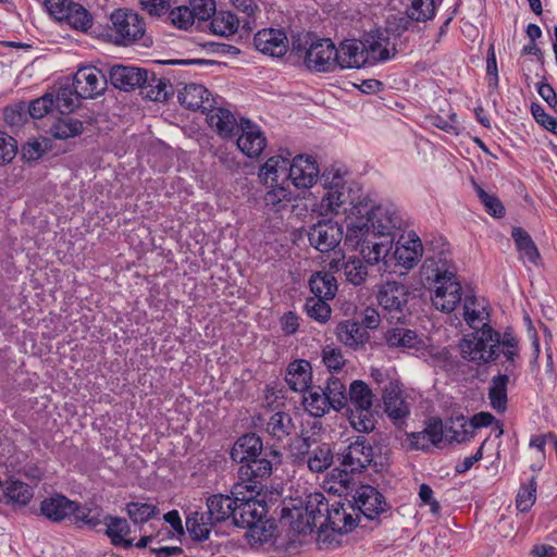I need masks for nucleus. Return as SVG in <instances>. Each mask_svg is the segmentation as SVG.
<instances>
[{"label":"nucleus","mask_w":557,"mask_h":557,"mask_svg":"<svg viewBox=\"0 0 557 557\" xmlns=\"http://www.w3.org/2000/svg\"><path fill=\"white\" fill-rule=\"evenodd\" d=\"M262 440L255 433L240 436L231 449V458L238 463H246L262 454Z\"/></svg>","instance_id":"obj_30"},{"label":"nucleus","mask_w":557,"mask_h":557,"mask_svg":"<svg viewBox=\"0 0 557 557\" xmlns=\"http://www.w3.org/2000/svg\"><path fill=\"white\" fill-rule=\"evenodd\" d=\"M253 44L260 52L276 58L284 55L288 48L286 34L275 28L259 30L255 35Z\"/></svg>","instance_id":"obj_23"},{"label":"nucleus","mask_w":557,"mask_h":557,"mask_svg":"<svg viewBox=\"0 0 557 557\" xmlns=\"http://www.w3.org/2000/svg\"><path fill=\"white\" fill-rule=\"evenodd\" d=\"M423 255V245L416 234L403 236L397 242L394 257L398 264L406 269H412L418 264Z\"/></svg>","instance_id":"obj_26"},{"label":"nucleus","mask_w":557,"mask_h":557,"mask_svg":"<svg viewBox=\"0 0 557 557\" xmlns=\"http://www.w3.org/2000/svg\"><path fill=\"white\" fill-rule=\"evenodd\" d=\"M238 505L235 497L231 494H214L207 499L208 520L219 523L232 518L234 520L235 506Z\"/></svg>","instance_id":"obj_32"},{"label":"nucleus","mask_w":557,"mask_h":557,"mask_svg":"<svg viewBox=\"0 0 557 557\" xmlns=\"http://www.w3.org/2000/svg\"><path fill=\"white\" fill-rule=\"evenodd\" d=\"M350 207L351 215L346 219L344 245L355 250L359 249L362 255V250H371V246L379 242V236L371 228L369 218L363 213V206L354 203Z\"/></svg>","instance_id":"obj_6"},{"label":"nucleus","mask_w":557,"mask_h":557,"mask_svg":"<svg viewBox=\"0 0 557 557\" xmlns=\"http://www.w3.org/2000/svg\"><path fill=\"white\" fill-rule=\"evenodd\" d=\"M111 32L114 42L128 46L141 39L146 32V23L138 13L131 10L117 9L110 15Z\"/></svg>","instance_id":"obj_8"},{"label":"nucleus","mask_w":557,"mask_h":557,"mask_svg":"<svg viewBox=\"0 0 557 557\" xmlns=\"http://www.w3.org/2000/svg\"><path fill=\"white\" fill-rule=\"evenodd\" d=\"M125 510L131 521L140 525L153 520L160 513L157 505L140 500L127 503Z\"/></svg>","instance_id":"obj_49"},{"label":"nucleus","mask_w":557,"mask_h":557,"mask_svg":"<svg viewBox=\"0 0 557 557\" xmlns=\"http://www.w3.org/2000/svg\"><path fill=\"white\" fill-rule=\"evenodd\" d=\"M324 366L330 370L337 372L342 370L346 360L343 356L341 348L333 345H326L321 352Z\"/></svg>","instance_id":"obj_61"},{"label":"nucleus","mask_w":557,"mask_h":557,"mask_svg":"<svg viewBox=\"0 0 557 557\" xmlns=\"http://www.w3.org/2000/svg\"><path fill=\"white\" fill-rule=\"evenodd\" d=\"M231 494L235 497L238 505L235 506L234 524L243 529H251L252 537L259 528L257 523L262 520L265 513L264 500H259L261 494L256 485L233 484Z\"/></svg>","instance_id":"obj_4"},{"label":"nucleus","mask_w":557,"mask_h":557,"mask_svg":"<svg viewBox=\"0 0 557 557\" xmlns=\"http://www.w3.org/2000/svg\"><path fill=\"white\" fill-rule=\"evenodd\" d=\"M344 275L349 283L358 286L366 282L368 269L359 258L352 257L346 261Z\"/></svg>","instance_id":"obj_58"},{"label":"nucleus","mask_w":557,"mask_h":557,"mask_svg":"<svg viewBox=\"0 0 557 557\" xmlns=\"http://www.w3.org/2000/svg\"><path fill=\"white\" fill-rule=\"evenodd\" d=\"M531 113L534 120L545 129L557 135V119L547 114L544 108L539 103L531 104Z\"/></svg>","instance_id":"obj_64"},{"label":"nucleus","mask_w":557,"mask_h":557,"mask_svg":"<svg viewBox=\"0 0 557 557\" xmlns=\"http://www.w3.org/2000/svg\"><path fill=\"white\" fill-rule=\"evenodd\" d=\"M346 172L339 168L330 166L323 171L320 182L325 194L319 203L322 215L347 213L349 207L355 203L351 188L345 180Z\"/></svg>","instance_id":"obj_3"},{"label":"nucleus","mask_w":557,"mask_h":557,"mask_svg":"<svg viewBox=\"0 0 557 557\" xmlns=\"http://www.w3.org/2000/svg\"><path fill=\"white\" fill-rule=\"evenodd\" d=\"M325 497L322 493L310 494L300 506H295L289 510L290 527L299 534H311L314 530L321 531V521H323V510L321 507Z\"/></svg>","instance_id":"obj_7"},{"label":"nucleus","mask_w":557,"mask_h":557,"mask_svg":"<svg viewBox=\"0 0 557 557\" xmlns=\"http://www.w3.org/2000/svg\"><path fill=\"white\" fill-rule=\"evenodd\" d=\"M409 294L408 287L403 283L387 281L379 287L376 300L385 317L401 321L409 312Z\"/></svg>","instance_id":"obj_10"},{"label":"nucleus","mask_w":557,"mask_h":557,"mask_svg":"<svg viewBox=\"0 0 557 557\" xmlns=\"http://www.w3.org/2000/svg\"><path fill=\"white\" fill-rule=\"evenodd\" d=\"M383 403L385 412L394 424L404 423L410 413V405L403 396V391L398 383L389 382L383 391Z\"/></svg>","instance_id":"obj_21"},{"label":"nucleus","mask_w":557,"mask_h":557,"mask_svg":"<svg viewBox=\"0 0 557 557\" xmlns=\"http://www.w3.org/2000/svg\"><path fill=\"white\" fill-rule=\"evenodd\" d=\"M264 432L275 443H284L296 433V424L288 412L277 411L268 419Z\"/></svg>","instance_id":"obj_27"},{"label":"nucleus","mask_w":557,"mask_h":557,"mask_svg":"<svg viewBox=\"0 0 557 557\" xmlns=\"http://www.w3.org/2000/svg\"><path fill=\"white\" fill-rule=\"evenodd\" d=\"M511 236L516 243L520 258L532 264H537L540 252L531 236L521 227H513Z\"/></svg>","instance_id":"obj_44"},{"label":"nucleus","mask_w":557,"mask_h":557,"mask_svg":"<svg viewBox=\"0 0 557 557\" xmlns=\"http://www.w3.org/2000/svg\"><path fill=\"white\" fill-rule=\"evenodd\" d=\"M336 69H360L368 64L363 40L347 39L336 48Z\"/></svg>","instance_id":"obj_19"},{"label":"nucleus","mask_w":557,"mask_h":557,"mask_svg":"<svg viewBox=\"0 0 557 557\" xmlns=\"http://www.w3.org/2000/svg\"><path fill=\"white\" fill-rule=\"evenodd\" d=\"M323 391L332 403V409L339 411L347 405L348 393L346 392V385L339 379L330 376Z\"/></svg>","instance_id":"obj_52"},{"label":"nucleus","mask_w":557,"mask_h":557,"mask_svg":"<svg viewBox=\"0 0 557 557\" xmlns=\"http://www.w3.org/2000/svg\"><path fill=\"white\" fill-rule=\"evenodd\" d=\"M363 213L369 218L371 228L379 236V242L371 246V250H362V258L369 264H376L385 260L392 251L395 232L400 228L401 219L393 207L383 205L370 210L363 206Z\"/></svg>","instance_id":"obj_2"},{"label":"nucleus","mask_w":557,"mask_h":557,"mask_svg":"<svg viewBox=\"0 0 557 557\" xmlns=\"http://www.w3.org/2000/svg\"><path fill=\"white\" fill-rule=\"evenodd\" d=\"M348 411L349 422L356 431L369 433L374 429L372 409H348Z\"/></svg>","instance_id":"obj_57"},{"label":"nucleus","mask_w":557,"mask_h":557,"mask_svg":"<svg viewBox=\"0 0 557 557\" xmlns=\"http://www.w3.org/2000/svg\"><path fill=\"white\" fill-rule=\"evenodd\" d=\"M62 21L81 32H87L94 22L91 14L82 4L76 2L67 8V12L62 17Z\"/></svg>","instance_id":"obj_50"},{"label":"nucleus","mask_w":557,"mask_h":557,"mask_svg":"<svg viewBox=\"0 0 557 557\" xmlns=\"http://www.w3.org/2000/svg\"><path fill=\"white\" fill-rule=\"evenodd\" d=\"M422 270L433 285L432 304L443 312H451L461 302L462 288L457 280V268L450 258L449 245L442 238L431 243Z\"/></svg>","instance_id":"obj_1"},{"label":"nucleus","mask_w":557,"mask_h":557,"mask_svg":"<svg viewBox=\"0 0 557 557\" xmlns=\"http://www.w3.org/2000/svg\"><path fill=\"white\" fill-rule=\"evenodd\" d=\"M491 348H495V360L498 359L500 354L504 355L508 362L505 369L506 373L512 374L516 361L520 356L519 339L511 332L507 331L500 335L496 344L491 345Z\"/></svg>","instance_id":"obj_38"},{"label":"nucleus","mask_w":557,"mask_h":557,"mask_svg":"<svg viewBox=\"0 0 557 557\" xmlns=\"http://www.w3.org/2000/svg\"><path fill=\"white\" fill-rule=\"evenodd\" d=\"M290 161L283 156H273L259 171V177L265 184H285L289 177Z\"/></svg>","instance_id":"obj_31"},{"label":"nucleus","mask_w":557,"mask_h":557,"mask_svg":"<svg viewBox=\"0 0 557 557\" xmlns=\"http://www.w3.org/2000/svg\"><path fill=\"white\" fill-rule=\"evenodd\" d=\"M213 525V521L208 520V515L202 511H193L186 518L187 531L196 541L207 540Z\"/></svg>","instance_id":"obj_46"},{"label":"nucleus","mask_w":557,"mask_h":557,"mask_svg":"<svg viewBox=\"0 0 557 557\" xmlns=\"http://www.w3.org/2000/svg\"><path fill=\"white\" fill-rule=\"evenodd\" d=\"M47 133L54 139H69L83 133V122L69 114L62 116H48Z\"/></svg>","instance_id":"obj_33"},{"label":"nucleus","mask_w":557,"mask_h":557,"mask_svg":"<svg viewBox=\"0 0 557 557\" xmlns=\"http://www.w3.org/2000/svg\"><path fill=\"white\" fill-rule=\"evenodd\" d=\"M210 92L199 84H188L178 92L181 104L189 110L207 112L212 106Z\"/></svg>","instance_id":"obj_34"},{"label":"nucleus","mask_w":557,"mask_h":557,"mask_svg":"<svg viewBox=\"0 0 557 557\" xmlns=\"http://www.w3.org/2000/svg\"><path fill=\"white\" fill-rule=\"evenodd\" d=\"M335 335L339 343L354 350L363 348L370 339L369 332L354 320L341 321L336 325Z\"/></svg>","instance_id":"obj_25"},{"label":"nucleus","mask_w":557,"mask_h":557,"mask_svg":"<svg viewBox=\"0 0 557 557\" xmlns=\"http://www.w3.org/2000/svg\"><path fill=\"white\" fill-rule=\"evenodd\" d=\"M107 76L96 66H82L73 77V88L78 97L92 99L107 89Z\"/></svg>","instance_id":"obj_13"},{"label":"nucleus","mask_w":557,"mask_h":557,"mask_svg":"<svg viewBox=\"0 0 557 557\" xmlns=\"http://www.w3.org/2000/svg\"><path fill=\"white\" fill-rule=\"evenodd\" d=\"M460 355L465 360L478 364L495 361V348H486L482 339L462 338L459 343Z\"/></svg>","instance_id":"obj_36"},{"label":"nucleus","mask_w":557,"mask_h":557,"mask_svg":"<svg viewBox=\"0 0 557 557\" xmlns=\"http://www.w3.org/2000/svg\"><path fill=\"white\" fill-rule=\"evenodd\" d=\"M270 188L264 195V203L267 207L278 211L285 203L292 200V193L284 184H267Z\"/></svg>","instance_id":"obj_54"},{"label":"nucleus","mask_w":557,"mask_h":557,"mask_svg":"<svg viewBox=\"0 0 557 557\" xmlns=\"http://www.w3.org/2000/svg\"><path fill=\"white\" fill-rule=\"evenodd\" d=\"M281 451L271 447L262 458L257 457L238 468V481L235 484L256 485L261 493L263 481L272 474L273 466L281 463Z\"/></svg>","instance_id":"obj_9"},{"label":"nucleus","mask_w":557,"mask_h":557,"mask_svg":"<svg viewBox=\"0 0 557 557\" xmlns=\"http://www.w3.org/2000/svg\"><path fill=\"white\" fill-rule=\"evenodd\" d=\"M357 511L366 518L372 520L380 516L386 509L384 496L371 485H361L354 495Z\"/></svg>","instance_id":"obj_18"},{"label":"nucleus","mask_w":557,"mask_h":557,"mask_svg":"<svg viewBox=\"0 0 557 557\" xmlns=\"http://www.w3.org/2000/svg\"><path fill=\"white\" fill-rule=\"evenodd\" d=\"M511 373H499L492 377L488 387V399L494 410L503 413L507 409V385Z\"/></svg>","instance_id":"obj_40"},{"label":"nucleus","mask_w":557,"mask_h":557,"mask_svg":"<svg viewBox=\"0 0 557 557\" xmlns=\"http://www.w3.org/2000/svg\"><path fill=\"white\" fill-rule=\"evenodd\" d=\"M536 500V481L533 476L527 485H522L516 498V507L521 512H528Z\"/></svg>","instance_id":"obj_59"},{"label":"nucleus","mask_w":557,"mask_h":557,"mask_svg":"<svg viewBox=\"0 0 557 557\" xmlns=\"http://www.w3.org/2000/svg\"><path fill=\"white\" fill-rule=\"evenodd\" d=\"M474 186L480 200L485 207L486 212L495 218H503L505 215V208L500 200L496 196L487 194L478 184H474Z\"/></svg>","instance_id":"obj_62"},{"label":"nucleus","mask_w":557,"mask_h":557,"mask_svg":"<svg viewBox=\"0 0 557 557\" xmlns=\"http://www.w3.org/2000/svg\"><path fill=\"white\" fill-rule=\"evenodd\" d=\"M109 79L115 88L129 91L141 88L148 79V71L136 66L114 65L109 72Z\"/></svg>","instance_id":"obj_20"},{"label":"nucleus","mask_w":557,"mask_h":557,"mask_svg":"<svg viewBox=\"0 0 557 557\" xmlns=\"http://www.w3.org/2000/svg\"><path fill=\"white\" fill-rule=\"evenodd\" d=\"M207 122L220 136L233 137L239 133L240 126L234 114L224 108L211 106L207 111Z\"/></svg>","instance_id":"obj_29"},{"label":"nucleus","mask_w":557,"mask_h":557,"mask_svg":"<svg viewBox=\"0 0 557 557\" xmlns=\"http://www.w3.org/2000/svg\"><path fill=\"white\" fill-rule=\"evenodd\" d=\"M290 451L298 460H306L312 472H323L333 463V451L329 443L301 433L290 444Z\"/></svg>","instance_id":"obj_5"},{"label":"nucleus","mask_w":557,"mask_h":557,"mask_svg":"<svg viewBox=\"0 0 557 557\" xmlns=\"http://www.w3.org/2000/svg\"><path fill=\"white\" fill-rule=\"evenodd\" d=\"M336 46L329 38L312 40L306 49L304 63L311 72L327 73L336 70Z\"/></svg>","instance_id":"obj_12"},{"label":"nucleus","mask_w":557,"mask_h":557,"mask_svg":"<svg viewBox=\"0 0 557 557\" xmlns=\"http://www.w3.org/2000/svg\"><path fill=\"white\" fill-rule=\"evenodd\" d=\"M79 99L82 98L77 96L75 89L69 85L61 86L54 94L52 92L54 111L62 115L73 112L79 106Z\"/></svg>","instance_id":"obj_47"},{"label":"nucleus","mask_w":557,"mask_h":557,"mask_svg":"<svg viewBox=\"0 0 557 557\" xmlns=\"http://www.w3.org/2000/svg\"><path fill=\"white\" fill-rule=\"evenodd\" d=\"M304 396V407L312 417H323L332 409V403L329 400L323 387L310 386Z\"/></svg>","instance_id":"obj_39"},{"label":"nucleus","mask_w":557,"mask_h":557,"mask_svg":"<svg viewBox=\"0 0 557 557\" xmlns=\"http://www.w3.org/2000/svg\"><path fill=\"white\" fill-rule=\"evenodd\" d=\"M28 112L33 119H42L47 115H53L52 92H46L44 96L33 100L29 103Z\"/></svg>","instance_id":"obj_60"},{"label":"nucleus","mask_w":557,"mask_h":557,"mask_svg":"<svg viewBox=\"0 0 557 557\" xmlns=\"http://www.w3.org/2000/svg\"><path fill=\"white\" fill-rule=\"evenodd\" d=\"M103 523L106 524L104 533L113 546L124 549L134 547L135 537L131 536V525L125 518L106 516Z\"/></svg>","instance_id":"obj_28"},{"label":"nucleus","mask_w":557,"mask_h":557,"mask_svg":"<svg viewBox=\"0 0 557 557\" xmlns=\"http://www.w3.org/2000/svg\"><path fill=\"white\" fill-rule=\"evenodd\" d=\"M171 23L181 29H188L195 21V16L189 7L182 5L170 11Z\"/></svg>","instance_id":"obj_63"},{"label":"nucleus","mask_w":557,"mask_h":557,"mask_svg":"<svg viewBox=\"0 0 557 557\" xmlns=\"http://www.w3.org/2000/svg\"><path fill=\"white\" fill-rule=\"evenodd\" d=\"M343 227L332 221H320L308 232L310 245L321 252L334 250L343 240Z\"/></svg>","instance_id":"obj_14"},{"label":"nucleus","mask_w":557,"mask_h":557,"mask_svg":"<svg viewBox=\"0 0 557 557\" xmlns=\"http://www.w3.org/2000/svg\"><path fill=\"white\" fill-rule=\"evenodd\" d=\"M363 45L367 49L368 64H372L377 61H386L391 59V51L388 49V39L382 38L381 36L369 35L364 40Z\"/></svg>","instance_id":"obj_51"},{"label":"nucleus","mask_w":557,"mask_h":557,"mask_svg":"<svg viewBox=\"0 0 557 557\" xmlns=\"http://www.w3.org/2000/svg\"><path fill=\"white\" fill-rule=\"evenodd\" d=\"M3 502L8 505L24 507L33 498L32 487L21 481H11L5 484L3 491Z\"/></svg>","instance_id":"obj_43"},{"label":"nucleus","mask_w":557,"mask_h":557,"mask_svg":"<svg viewBox=\"0 0 557 557\" xmlns=\"http://www.w3.org/2000/svg\"><path fill=\"white\" fill-rule=\"evenodd\" d=\"M239 21L237 16L231 12L221 11L213 15L211 28L214 34L228 36L237 32Z\"/></svg>","instance_id":"obj_53"},{"label":"nucleus","mask_w":557,"mask_h":557,"mask_svg":"<svg viewBox=\"0 0 557 557\" xmlns=\"http://www.w3.org/2000/svg\"><path fill=\"white\" fill-rule=\"evenodd\" d=\"M312 379L311 364L307 360H295L286 370L285 381L295 392H305L310 387Z\"/></svg>","instance_id":"obj_37"},{"label":"nucleus","mask_w":557,"mask_h":557,"mask_svg":"<svg viewBox=\"0 0 557 557\" xmlns=\"http://www.w3.org/2000/svg\"><path fill=\"white\" fill-rule=\"evenodd\" d=\"M386 343L389 347L422 350L426 344L422 336L416 331L405 327H394L387 331L385 335Z\"/></svg>","instance_id":"obj_35"},{"label":"nucleus","mask_w":557,"mask_h":557,"mask_svg":"<svg viewBox=\"0 0 557 557\" xmlns=\"http://www.w3.org/2000/svg\"><path fill=\"white\" fill-rule=\"evenodd\" d=\"M77 510V503L62 494H53L40 502L39 511L51 522L59 523Z\"/></svg>","instance_id":"obj_22"},{"label":"nucleus","mask_w":557,"mask_h":557,"mask_svg":"<svg viewBox=\"0 0 557 557\" xmlns=\"http://www.w3.org/2000/svg\"><path fill=\"white\" fill-rule=\"evenodd\" d=\"M305 310L311 319L325 323L331 318V307L326 302V299L309 297L305 304Z\"/></svg>","instance_id":"obj_56"},{"label":"nucleus","mask_w":557,"mask_h":557,"mask_svg":"<svg viewBox=\"0 0 557 557\" xmlns=\"http://www.w3.org/2000/svg\"><path fill=\"white\" fill-rule=\"evenodd\" d=\"M443 441V422L441 419L429 420L424 430L407 434L406 443L410 449L428 450Z\"/></svg>","instance_id":"obj_24"},{"label":"nucleus","mask_w":557,"mask_h":557,"mask_svg":"<svg viewBox=\"0 0 557 557\" xmlns=\"http://www.w3.org/2000/svg\"><path fill=\"white\" fill-rule=\"evenodd\" d=\"M345 471L357 472L369 466L373 459V448L362 435L357 436L341 454Z\"/></svg>","instance_id":"obj_15"},{"label":"nucleus","mask_w":557,"mask_h":557,"mask_svg":"<svg viewBox=\"0 0 557 557\" xmlns=\"http://www.w3.org/2000/svg\"><path fill=\"white\" fill-rule=\"evenodd\" d=\"M373 398L374 396L369 386L363 381L356 380L349 387L348 409H372Z\"/></svg>","instance_id":"obj_48"},{"label":"nucleus","mask_w":557,"mask_h":557,"mask_svg":"<svg viewBox=\"0 0 557 557\" xmlns=\"http://www.w3.org/2000/svg\"><path fill=\"white\" fill-rule=\"evenodd\" d=\"M407 15L416 22H426L435 15L434 0H411L407 8Z\"/></svg>","instance_id":"obj_55"},{"label":"nucleus","mask_w":557,"mask_h":557,"mask_svg":"<svg viewBox=\"0 0 557 557\" xmlns=\"http://www.w3.org/2000/svg\"><path fill=\"white\" fill-rule=\"evenodd\" d=\"M239 126L236 141L238 149L249 158L259 157L267 146V139L260 127L246 119L240 120Z\"/></svg>","instance_id":"obj_17"},{"label":"nucleus","mask_w":557,"mask_h":557,"mask_svg":"<svg viewBox=\"0 0 557 557\" xmlns=\"http://www.w3.org/2000/svg\"><path fill=\"white\" fill-rule=\"evenodd\" d=\"M323 521H321V531L332 530L335 533L346 534L357 527L359 513L350 502H334L329 504L322 500Z\"/></svg>","instance_id":"obj_11"},{"label":"nucleus","mask_w":557,"mask_h":557,"mask_svg":"<svg viewBox=\"0 0 557 557\" xmlns=\"http://www.w3.org/2000/svg\"><path fill=\"white\" fill-rule=\"evenodd\" d=\"M473 437V432L470 430L468 421L465 417H457L456 419L448 420L443 423V440L449 443H466Z\"/></svg>","instance_id":"obj_45"},{"label":"nucleus","mask_w":557,"mask_h":557,"mask_svg":"<svg viewBox=\"0 0 557 557\" xmlns=\"http://www.w3.org/2000/svg\"><path fill=\"white\" fill-rule=\"evenodd\" d=\"M320 169L311 156L298 154L290 162L289 177L297 188H311L318 181Z\"/></svg>","instance_id":"obj_16"},{"label":"nucleus","mask_w":557,"mask_h":557,"mask_svg":"<svg viewBox=\"0 0 557 557\" xmlns=\"http://www.w3.org/2000/svg\"><path fill=\"white\" fill-rule=\"evenodd\" d=\"M146 97L151 101L163 102L174 94L173 85L164 77H158L156 73L148 72V79L141 86Z\"/></svg>","instance_id":"obj_41"},{"label":"nucleus","mask_w":557,"mask_h":557,"mask_svg":"<svg viewBox=\"0 0 557 557\" xmlns=\"http://www.w3.org/2000/svg\"><path fill=\"white\" fill-rule=\"evenodd\" d=\"M309 286L314 298L333 299L337 292L336 278L327 272H315L309 280Z\"/></svg>","instance_id":"obj_42"}]
</instances>
